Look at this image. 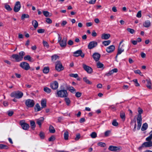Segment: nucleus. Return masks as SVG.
Returning a JSON list of instances; mask_svg holds the SVG:
<instances>
[{
    "label": "nucleus",
    "instance_id": "1",
    "mask_svg": "<svg viewBox=\"0 0 152 152\" xmlns=\"http://www.w3.org/2000/svg\"><path fill=\"white\" fill-rule=\"evenodd\" d=\"M56 95L57 97L66 98L68 96V94L66 90L64 89L57 90Z\"/></svg>",
    "mask_w": 152,
    "mask_h": 152
},
{
    "label": "nucleus",
    "instance_id": "2",
    "mask_svg": "<svg viewBox=\"0 0 152 152\" xmlns=\"http://www.w3.org/2000/svg\"><path fill=\"white\" fill-rule=\"evenodd\" d=\"M25 55V52L22 51L19 53V55L14 54L11 57L15 59L17 62H19L23 60V56Z\"/></svg>",
    "mask_w": 152,
    "mask_h": 152
},
{
    "label": "nucleus",
    "instance_id": "3",
    "mask_svg": "<svg viewBox=\"0 0 152 152\" xmlns=\"http://www.w3.org/2000/svg\"><path fill=\"white\" fill-rule=\"evenodd\" d=\"M58 42L59 43L60 46L62 48H65L67 44V38L66 37H64L61 40V37L59 34H58Z\"/></svg>",
    "mask_w": 152,
    "mask_h": 152
},
{
    "label": "nucleus",
    "instance_id": "4",
    "mask_svg": "<svg viewBox=\"0 0 152 152\" xmlns=\"http://www.w3.org/2000/svg\"><path fill=\"white\" fill-rule=\"evenodd\" d=\"M23 96V93L19 91H14L12 93L10 94V96L12 97L18 99L22 98Z\"/></svg>",
    "mask_w": 152,
    "mask_h": 152
},
{
    "label": "nucleus",
    "instance_id": "5",
    "mask_svg": "<svg viewBox=\"0 0 152 152\" xmlns=\"http://www.w3.org/2000/svg\"><path fill=\"white\" fill-rule=\"evenodd\" d=\"M25 104L28 107H32L35 104V102L33 99H27L25 101Z\"/></svg>",
    "mask_w": 152,
    "mask_h": 152
},
{
    "label": "nucleus",
    "instance_id": "6",
    "mask_svg": "<svg viewBox=\"0 0 152 152\" xmlns=\"http://www.w3.org/2000/svg\"><path fill=\"white\" fill-rule=\"evenodd\" d=\"M55 68L58 72L62 71L64 69L61 62L59 61H57L55 63Z\"/></svg>",
    "mask_w": 152,
    "mask_h": 152
},
{
    "label": "nucleus",
    "instance_id": "7",
    "mask_svg": "<svg viewBox=\"0 0 152 152\" xmlns=\"http://www.w3.org/2000/svg\"><path fill=\"white\" fill-rule=\"evenodd\" d=\"M20 66L22 69L26 70H28L30 68L29 64L25 62L21 63Z\"/></svg>",
    "mask_w": 152,
    "mask_h": 152
},
{
    "label": "nucleus",
    "instance_id": "8",
    "mask_svg": "<svg viewBox=\"0 0 152 152\" xmlns=\"http://www.w3.org/2000/svg\"><path fill=\"white\" fill-rule=\"evenodd\" d=\"M108 149L111 151L114 152H118L121 150L120 147L113 145L110 146Z\"/></svg>",
    "mask_w": 152,
    "mask_h": 152
},
{
    "label": "nucleus",
    "instance_id": "9",
    "mask_svg": "<svg viewBox=\"0 0 152 152\" xmlns=\"http://www.w3.org/2000/svg\"><path fill=\"white\" fill-rule=\"evenodd\" d=\"M20 124L22 129L25 130H28L29 127V125L25 123L23 121H21L20 122Z\"/></svg>",
    "mask_w": 152,
    "mask_h": 152
},
{
    "label": "nucleus",
    "instance_id": "10",
    "mask_svg": "<svg viewBox=\"0 0 152 152\" xmlns=\"http://www.w3.org/2000/svg\"><path fill=\"white\" fill-rule=\"evenodd\" d=\"M98 43L96 42L92 41L89 43L88 45V48L89 49H91L96 47Z\"/></svg>",
    "mask_w": 152,
    "mask_h": 152
},
{
    "label": "nucleus",
    "instance_id": "11",
    "mask_svg": "<svg viewBox=\"0 0 152 152\" xmlns=\"http://www.w3.org/2000/svg\"><path fill=\"white\" fill-rule=\"evenodd\" d=\"M21 8V4L20 2L19 1H17L14 7L13 10L15 12H18L20 10Z\"/></svg>",
    "mask_w": 152,
    "mask_h": 152
},
{
    "label": "nucleus",
    "instance_id": "12",
    "mask_svg": "<svg viewBox=\"0 0 152 152\" xmlns=\"http://www.w3.org/2000/svg\"><path fill=\"white\" fill-rule=\"evenodd\" d=\"M83 67L84 69L88 73L91 74L92 72V69L89 66L83 64Z\"/></svg>",
    "mask_w": 152,
    "mask_h": 152
},
{
    "label": "nucleus",
    "instance_id": "13",
    "mask_svg": "<svg viewBox=\"0 0 152 152\" xmlns=\"http://www.w3.org/2000/svg\"><path fill=\"white\" fill-rule=\"evenodd\" d=\"M50 86L52 89L56 90L58 88V83L57 81H54L51 83Z\"/></svg>",
    "mask_w": 152,
    "mask_h": 152
},
{
    "label": "nucleus",
    "instance_id": "14",
    "mask_svg": "<svg viewBox=\"0 0 152 152\" xmlns=\"http://www.w3.org/2000/svg\"><path fill=\"white\" fill-rule=\"evenodd\" d=\"M142 118L140 117V115H139V117H137V130L140 129L142 125Z\"/></svg>",
    "mask_w": 152,
    "mask_h": 152
},
{
    "label": "nucleus",
    "instance_id": "15",
    "mask_svg": "<svg viewBox=\"0 0 152 152\" xmlns=\"http://www.w3.org/2000/svg\"><path fill=\"white\" fill-rule=\"evenodd\" d=\"M118 70L117 68H114L111 70L109 71L108 72H106L105 75L109 77L112 75L114 73H116L118 72Z\"/></svg>",
    "mask_w": 152,
    "mask_h": 152
},
{
    "label": "nucleus",
    "instance_id": "16",
    "mask_svg": "<svg viewBox=\"0 0 152 152\" xmlns=\"http://www.w3.org/2000/svg\"><path fill=\"white\" fill-rule=\"evenodd\" d=\"M115 49L114 46L111 45L107 48L106 51L109 53H110L114 51Z\"/></svg>",
    "mask_w": 152,
    "mask_h": 152
},
{
    "label": "nucleus",
    "instance_id": "17",
    "mask_svg": "<svg viewBox=\"0 0 152 152\" xmlns=\"http://www.w3.org/2000/svg\"><path fill=\"white\" fill-rule=\"evenodd\" d=\"M148 142H145L142 144V147H148L152 146V141L150 140H146Z\"/></svg>",
    "mask_w": 152,
    "mask_h": 152
},
{
    "label": "nucleus",
    "instance_id": "18",
    "mask_svg": "<svg viewBox=\"0 0 152 152\" xmlns=\"http://www.w3.org/2000/svg\"><path fill=\"white\" fill-rule=\"evenodd\" d=\"M92 56L94 60L96 61H98L99 59L100 55L98 53H95L93 54Z\"/></svg>",
    "mask_w": 152,
    "mask_h": 152
},
{
    "label": "nucleus",
    "instance_id": "19",
    "mask_svg": "<svg viewBox=\"0 0 152 152\" xmlns=\"http://www.w3.org/2000/svg\"><path fill=\"white\" fill-rule=\"evenodd\" d=\"M44 118L43 117H41L40 118L36 119L37 124L40 127L41 126L42 124L43 123Z\"/></svg>",
    "mask_w": 152,
    "mask_h": 152
},
{
    "label": "nucleus",
    "instance_id": "20",
    "mask_svg": "<svg viewBox=\"0 0 152 152\" xmlns=\"http://www.w3.org/2000/svg\"><path fill=\"white\" fill-rule=\"evenodd\" d=\"M67 89L71 93L74 94L76 92L75 89L72 86H67Z\"/></svg>",
    "mask_w": 152,
    "mask_h": 152
},
{
    "label": "nucleus",
    "instance_id": "21",
    "mask_svg": "<svg viewBox=\"0 0 152 152\" xmlns=\"http://www.w3.org/2000/svg\"><path fill=\"white\" fill-rule=\"evenodd\" d=\"M110 37V35L108 34H103L101 36V38L104 39H107Z\"/></svg>",
    "mask_w": 152,
    "mask_h": 152
},
{
    "label": "nucleus",
    "instance_id": "22",
    "mask_svg": "<svg viewBox=\"0 0 152 152\" xmlns=\"http://www.w3.org/2000/svg\"><path fill=\"white\" fill-rule=\"evenodd\" d=\"M151 24V23L149 20L145 21L143 24V26L146 28L149 27L150 26Z\"/></svg>",
    "mask_w": 152,
    "mask_h": 152
},
{
    "label": "nucleus",
    "instance_id": "23",
    "mask_svg": "<svg viewBox=\"0 0 152 152\" xmlns=\"http://www.w3.org/2000/svg\"><path fill=\"white\" fill-rule=\"evenodd\" d=\"M47 99H42L41 101V104L42 108H45L46 106Z\"/></svg>",
    "mask_w": 152,
    "mask_h": 152
},
{
    "label": "nucleus",
    "instance_id": "24",
    "mask_svg": "<svg viewBox=\"0 0 152 152\" xmlns=\"http://www.w3.org/2000/svg\"><path fill=\"white\" fill-rule=\"evenodd\" d=\"M82 53V51L81 50H78L74 53L73 55L74 56L78 57Z\"/></svg>",
    "mask_w": 152,
    "mask_h": 152
},
{
    "label": "nucleus",
    "instance_id": "25",
    "mask_svg": "<svg viewBox=\"0 0 152 152\" xmlns=\"http://www.w3.org/2000/svg\"><path fill=\"white\" fill-rule=\"evenodd\" d=\"M42 108H43L42 107H40V105L38 103H37L35 106L34 110L36 111L37 112L41 110Z\"/></svg>",
    "mask_w": 152,
    "mask_h": 152
},
{
    "label": "nucleus",
    "instance_id": "26",
    "mask_svg": "<svg viewBox=\"0 0 152 152\" xmlns=\"http://www.w3.org/2000/svg\"><path fill=\"white\" fill-rule=\"evenodd\" d=\"M24 59L25 60H28L30 62H33L34 61V60L29 55L24 56Z\"/></svg>",
    "mask_w": 152,
    "mask_h": 152
},
{
    "label": "nucleus",
    "instance_id": "27",
    "mask_svg": "<svg viewBox=\"0 0 152 152\" xmlns=\"http://www.w3.org/2000/svg\"><path fill=\"white\" fill-rule=\"evenodd\" d=\"M148 125L147 123H145L143 124L141 127V130L142 131H143L147 129Z\"/></svg>",
    "mask_w": 152,
    "mask_h": 152
},
{
    "label": "nucleus",
    "instance_id": "28",
    "mask_svg": "<svg viewBox=\"0 0 152 152\" xmlns=\"http://www.w3.org/2000/svg\"><path fill=\"white\" fill-rule=\"evenodd\" d=\"M147 84L146 85L147 87L150 89H151V83L150 80H146Z\"/></svg>",
    "mask_w": 152,
    "mask_h": 152
},
{
    "label": "nucleus",
    "instance_id": "29",
    "mask_svg": "<svg viewBox=\"0 0 152 152\" xmlns=\"http://www.w3.org/2000/svg\"><path fill=\"white\" fill-rule=\"evenodd\" d=\"M64 136L65 140H67L68 139L69 132L67 131H64Z\"/></svg>",
    "mask_w": 152,
    "mask_h": 152
},
{
    "label": "nucleus",
    "instance_id": "30",
    "mask_svg": "<svg viewBox=\"0 0 152 152\" xmlns=\"http://www.w3.org/2000/svg\"><path fill=\"white\" fill-rule=\"evenodd\" d=\"M49 130L50 132L51 133H54L56 132V131L54 127L53 126H52L51 125L49 127Z\"/></svg>",
    "mask_w": 152,
    "mask_h": 152
},
{
    "label": "nucleus",
    "instance_id": "31",
    "mask_svg": "<svg viewBox=\"0 0 152 152\" xmlns=\"http://www.w3.org/2000/svg\"><path fill=\"white\" fill-rule=\"evenodd\" d=\"M30 123L31 129L33 130H34L36 126L35 122L33 121H30Z\"/></svg>",
    "mask_w": 152,
    "mask_h": 152
},
{
    "label": "nucleus",
    "instance_id": "32",
    "mask_svg": "<svg viewBox=\"0 0 152 152\" xmlns=\"http://www.w3.org/2000/svg\"><path fill=\"white\" fill-rule=\"evenodd\" d=\"M96 66L98 68H103L104 65L103 64L101 63L100 61H98L96 63Z\"/></svg>",
    "mask_w": 152,
    "mask_h": 152
},
{
    "label": "nucleus",
    "instance_id": "33",
    "mask_svg": "<svg viewBox=\"0 0 152 152\" xmlns=\"http://www.w3.org/2000/svg\"><path fill=\"white\" fill-rule=\"evenodd\" d=\"M32 24L34 28H36L38 27V23L37 21L35 20H34L32 21Z\"/></svg>",
    "mask_w": 152,
    "mask_h": 152
},
{
    "label": "nucleus",
    "instance_id": "34",
    "mask_svg": "<svg viewBox=\"0 0 152 152\" xmlns=\"http://www.w3.org/2000/svg\"><path fill=\"white\" fill-rule=\"evenodd\" d=\"M120 117L122 119V120L124 121L125 118V113L121 111L120 113Z\"/></svg>",
    "mask_w": 152,
    "mask_h": 152
},
{
    "label": "nucleus",
    "instance_id": "35",
    "mask_svg": "<svg viewBox=\"0 0 152 152\" xmlns=\"http://www.w3.org/2000/svg\"><path fill=\"white\" fill-rule=\"evenodd\" d=\"M56 139V137L54 135H52L48 139V141L49 142H53Z\"/></svg>",
    "mask_w": 152,
    "mask_h": 152
},
{
    "label": "nucleus",
    "instance_id": "36",
    "mask_svg": "<svg viewBox=\"0 0 152 152\" xmlns=\"http://www.w3.org/2000/svg\"><path fill=\"white\" fill-rule=\"evenodd\" d=\"M9 148V147L7 145L3 144H0V149H7Z\"/></svg>",
    "mask_w": 152,
    "mask_h": 152
},
{
    "label": "nucleus",
    "instance_id": "37",
    "mask_svg": "<svg viewBox=\"0 0 152 152\" xmlns=\"http://www.w3.org/2000/svg\"><path fill=\"white\" fill-rule=\"evenodd\" d=\"M83 80L86 82V83L89 84H92V82L90 81L86 77H85L83 78Z\"/></svg>",
    "mask_w": 152,
    "mask_h": 152
},
{
    "label": "nucleus",
    "instance_id": "38",
    "mask_svg": "<svg viewBox=\"0 0 152 152\" xmlns=\"http://www.w3.org/2000/svg\"><path fill=\"white\" fill-rule=\"evenodd\" d=\"M97 145L98 146L102 147H104L106 146V144L105 143L102 142H99L97 143Z\"/></svg>",
    "mask_w": 152,
    "mask_h": 152
},
{
    "label": "nucleus",
    "instance_id": "39",
    "mask_svg": "<svg viewBox=\"0 0 152 152\" xmlns=\"http://www.w3.org/2000/svg\"><path fill=\"white\" fill-rule=\"evenodd\" d=\"M124 50L123 48H120V47L119 46L118 48V50L117 55L120 54Z\"/></svg>",
    "mask_w": 152,
    "mask_h": 152
},
{
    "label": "nucleus",
    "instance_id": "40",
    "mask_svg": "<svg viewBox=\"0 0 152 152\" xmlns=\"http://www.w3.org/2000/svg\"><path fill=\"white\" fill-rule=\"evenodd\" d=\"M111 42V41L110 40L107 41H104L102 42V44L104 46H107L109 45Z\"/></svg>",
    "mask_w": 152,
    "mask_h": 152
},
{
    "label": "nucleus",
    "instance_id": "41",
    "mask_svg": "<svg viewBox=\"0 0 152 152\" xmlns=\"http://www.w3.org/2000/svg\"><path fill=\"white\" fill-rule=\"evenodd\" d=\"M58 56L56 55L53 56L51 57V59L53 61H54L58 58Z\"/></svg>",
    "mask_w": 152,
    "mask_h": 152
},
{
    "label": "nucleus",
    "instance_id": "42",
    "mask_svg": "<svg viewBox=\"0 0 152 152\" xmlns=\"http://www.w3.org/2000/svg\"><path fill=\"white\" fill-rule=\"evenodd\" d=\"M29 17V15L28 14H23L21 17V19L23 20L25 18H28Z\"/></svg>",
    "mask_w": 152,
    "mask_h": 152
},
{
    "label": "nucleus",
    "instance_id": "43",
    "mask_svg": "<svg viewBox=\"0 0 152 152\" xmlns=\"http://www.w3.org/2000/svg\"><path fill=\"white\" fill-rule=\"evenodd\" d=\"M150 135L147 137L146 139V140H151L152 139V130L150 132Z\"/></svg>",
    "mask_w": 152,
    "mask_h": 152
},
{
    "label": "nucleus",
    "instance_id": "44",
    "mask_svg": "<svg viewBox=\"0 0 152 152\" xmlns=\"http://www.w3.org/2000/svg\"><path fill=\"white\" fill-rule=\"evenodd\" d=\"M91 137L92 138H94L96 137L97 134L95 132H92L90 134Z\"/></svg>",
    "mask_w": 152,
    "mask_h": 152
},
{
    "label": "nucleus",
    "instance_id": "45",
    "mask_svg": "<svg viewBox=\"0 0 152 152\" xmlns=\"http://www.w3.org/2000/svg\"><path fill=\"white\" fill-rule=\"evenodd\" d=\"M5 8L7 10L9 11H11L12 10V9L10 7V6L7 4L5 5Z\"/></svg>",
    "mask_w": 152,
    "mask_h": 152
},
{
    "label": "nucleus",
    "instance_id": "46",
    "mask_svg": "<svg viewBox=\"0 0 152 152\" xmlns=\"http://www.w3.org/2000/svg\"><path fill=\"white\" fill-rule=\"evenodd\" d=\"M127 30L129 32H130V33L132 34H133L135 32L134 30L132 28H127Z\"/></svg>",
    "mask_w": 152,
    "mask_h": 152
},
{
    "label": "nucleus",
    "instance_id": "47",
    "mask_svg": "<svg viewBox=\"0 0 152 152\" xmlns=\"http://www.w3.org/2000/svg\"><path fill=\"white\" fill-rule=\"evenodd\" d=\"M65 101L67 105H69L70 102V101L68 98H65Z\"/></svg>",
    "mask_w": 152,
    "mask_h": 152
},
{
    "label": "nucleus",
    "instance_id": "48",
    "mask_svg": "<svg viewBox=\"0 0 152 152\" xmlns=\"http://www.w3.org/2000/svg\"><path fill=\"white\" fill-rule=\"evenodd\" d=\"M39 136L41 139H43L45 137V134L44 132H41L39 134Z\"/></svg>",
    "mask_w": 152,
    "mask_h": 152
},
{
    "label": "nucleus",
    "instance_id": "49",
    "mask_svg": "<svg viewBox=\"0 0 152 152\" xmlns=\"http://www.w3.org/2000/svg\"><path fill=\"white\" fill-rule=\"evenodd\" d=\"M132 81L134 82L135 83V86H140L139 84L138 83L137 80V79H134L132 80Z\"/></svg>",
    "mask_w": 152,
    "mask_h": 152
},
{
    "label": "nucleus",
    "instance_id": "50",
    "mask_svg": "<svg viewBox=\"0 0 152 152\" xmlns=\"http://www.w3.org/2000/svg\"><path fill=\"white\" fill-rule=\"evenodd\" d=\"M112 124L114 126H116L118 125V123L116 121V120H113L112 123Z\"/></svg>",
    "mask_w": 152,
    "mask_h": 152
},
{
    "label": "nucleus",
    "instance_id": "51",
    "mask_svg": "<svg viewBox=\"0 0 152 152\" xmlns=\"http://www.w3.org/2000/svg\"><path fill=\"white\" fill-rule=\"evenodd\" d=\"M134 72L136 74H139L141 76H143V75L142 74V73L140 70H134Z\"/></svg>",
    "mask_w": 152,
    "mask_h": 152
},
{
    "label": "nucleus",
    "instance_id": "52",
    "mask_svg": "<svg viewBox=\"0 0 152 152\" xmlns=\"http://www.w3.org/2000/svg\"><path fill=\"white\" fill-rule=\"evenodd\" d=\"M82 93L79 92H77L75 94V96L77 98L80 97L82 95Z\"/></svg>",
    "mask_w": 152,
    "mask_h": 152
},
{
    "label": "nucleus",
    "instance_id": "53",
    "mask_svg": "<svg viewBox=\"0 0 152 152\" xmlns=\"http://www.w3.org/2000/svg\"><path fill=\"white\" fill-rule=\"evenodd\" d=\"M141 11H139L137 13L136 16L138 18H140L141 17Z\"/></svg>",
    "mask_w": 152,
    "mask_h": 152
},
{
    "label": "nucleus",
    "instance_id": "54",
    "mask_svg": "<svg viewBox=\"0 0 152 152\" xmlns=\"http://www.w3.org/2000/svg\"><path fill=\"white\" fill-rule=\"evenodd\" d=\"M80 137V134L78 133L76 135V137L75 138V140H78Z\"/></svg>",
    "mask_w": 152,
    "mask_h": 152
},
{
    "label": "nucleus",
    "instance_id": "55",
    "mask_svg": "<svg viewBox=\"0 0 152 152\" xmlns=\"http://www.w3.org/2000/svg\"><path fill=\"white\" fill-rule=\"evenodd\" d=\"M70 76L71 77H72L76 78L78 77V75L77 74H70Z\"/></svg>",
    "mask_w": 152,
    "mask_h": 152
},
{
    "label": "nucleus",
    "instance_id": "56",
    "mask_svg": "<svg viewBox=\"0 0 152 152\" xmlns=\"http://www.w3.org/2000/svg\"><path fill=\"white\" fill-rule=\"evenodd\" d=\"M13 113H14V112H13V111L12 110L9 111L7 112L8 115L10 116H12L13 114Z\"/></svg>",
    "mask_w": 152,
    "mask_h": 152
},
{
    "label": "nucleus",
    "instance_id": "57",
    "mask_svg": "<svg viewBox=\"0 0 152 152\" xmlns=\"http://www.w3.org/2000/svg\"><path fill=\"white\" fill-rule=\"evenodd\" d=\"M143 111L142 110L140 109L138 110V115L137 117H139V115H140V117H142L141 114L142 113Z\"/></svg>",
    "mask_w": 152,
    "mask_h": 152
},
{
    "label": "nucleus",
    "instance_id": "58",
    "mask_svg": "<svg viewBox=\"0 0 152 152\" xmlns=\"http://www.w3.org/2000/svg\"><path fill=\"white\" fill-rule=\"evenodd\" d=\"M45 30L43 29H40L37 30V32L39 33H43L44 32Z\"/></svg>",
    "mask_w": 152,
    "mask_h": 152
},
{
    "label": "nucleus",
    "instance_id": "59",
    "mask_svg": "<svg viewBox=\"0 0 152 152\" xmlns=\"http://www.w3.org/2000/svg\"><path fill=\"white\" fill-rule=\"evenodd\" d=\"M67 43L68 45H72L73 44L74 42L72 40H69L68 42Z\"/></svg>",
    "mask_w": 152,
    "mask_h": 152
},
{
    "label": "nucleus",
    "instance_id": "60",
    "mask_svg": "<svg viewBox=\"0 0 152 152\" xmlns=\"http://www.w3.org/2000/svg\"><path fill=\"white\" fill-rule=\"evenodd\" d=\"M43 73H45V74H47L48 73V67H45L43 70Z\"/></svg>",
    "mask_w": 152,
    "mask_h": 152
},
{
    "label": "nucleus",
    "instance_id": "61",
    "mask_svg": "<svg viewBox=\"0 0 152 152\" xmlns=\"http://www.w3.org/2000/svg\"><path fill=\"white\" fill-rule=\"evenodd\" d=\"M92 36L94 37H96L97 36V33L94 30L92 33Z\"/></svg>",
    "mask_w": 152,
    "mask_h": 152
},
{
    "label": "nucleus",
    "instance_id": "62",
    "mask_svg": "<svg viewBox=\"0 0 152 152\" xmlns=\"http://www.w3.org/2000/svg\"><path fill=\"white\" fill-rule=\"evenodd\" d=\"M96 0H91L89 1V3L91 4H94L95 3Z\"/></svg>",
    "mask_w": 152,
    "mask_h": 152
},
{
    "label": "nucleus",
    "instance_id": "63",
    "mask_svg": "<svg viewBox=\"0 0 152 152\" xmlns=\"http://www.w3.org/2000/svg\"><path fill=\"white\" fill-rule=\"evenodd\" d=\"M43 45L44 47H48V43L46 41H45V40H43Z\"/></svg>",
    "mask_w": 152,
    "mask_h": 152
},
{
    "label": "nucleus",
    "instance_id": "64",
    "mask_svg": "<svg viewBox=\"0 0 152 152\" xmlns=\"http://www.w3.org/2000/svg\"><path fill=\"white\" fill-rule=\"evenodd\" d=\"M110 132V131H106L104 133V135L105 136H107L109 135V134Z\"/></svg>",
    "mask_w": 152,
    "mask_h": 152
}]
</instances>
